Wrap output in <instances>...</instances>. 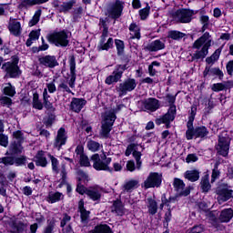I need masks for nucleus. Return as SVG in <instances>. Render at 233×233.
Wrapping results in <instances>:
<instances>
[{
	"label": "nucleus",
	"instance_id": "1",
	"mask_svg": "<svg viewBox=\"0 0 233 233\" xmlns=\"http://www.w3.org/2000/svg\"><path fill=\"white\" fill-rule=\"evenodd\" d=\"M210 46H212V36L206 32L193 44V47L197 49L193 54V59H205L208 56Z\"/></svg>",
	"mask_w": 233,
	"mask_h": 233
},
{
	"label": "nucleus",
	"instance_id": "2",
	"mask_svg": "<svg viewBox=\"0 0 233 233\" xmlns=\"http://www.w3.org/2000/svg\"><path fill=\"white\" fill-rule=\"evenodd\" d=\"M116 116L114 110L106 111L102 115V127L100 130L101 137H108V134L112 131V127L116 122Z\"/></svg>",
	"mask_w": 233,
	"mask_h": 233
},
{
	"label": "nucleus",
	"instance_id": "3",
	"mask_svg": "<svg viewBox=\"0 0 233 233\" xmlns=\"http://www.w3.org/2000/svg\"><path fill=\"white\" fill-rule=\"evenodd\" d=\"M166 101L170 106L169 109L166 115L157 120V125H168L169 123H172L174 119H176V105H174V103H176V96L167 95L166 96Z\"/></svg>",
	"mask_w": 233,
	"mask_h": 233
},
{
	"label": "nucleus",
	"instance_id": "4",
	"mask_svg": "<svg viewBox=\"0 0 233 233\" xmlns=\"http://www.w3.org/2000/svg\"><path fill=\"white\" fill-rule=\"evenodd\" d=\"M46 39L55 46H68V34L66 31L53 32L46 35Z\"/></svg>",
	"mask_w": 233,
	"mask_h": 233
},
{
	"label": "nucleus",
	"instance_id": "5",
	"mask_svg": "<svg viewBox=\"0 0 233 233\" xmlns=\"http://www.w3.org/2000/svg\"><path fill=\"white\" fill-rule=\"evenodd\" d=\"M91 161L93 162V168L95 170H110V163H112L111 157H106V154H103L101 157H99V154H94L91 157Z\"/></svg>",
	"mask_w": 233,
	"mask_h": 233
},
{
	"label": "nucleus",
	"instance_id": "6",
	"mask_svg": "<svg viewBox=\"0 0 233 233\" xmlns=\"http://www.w3.org/2000/svg\"><path fill=\"white\" fill-rule=\"evenodd\" d=\"M19 63V58L17 56H13L12 61L5 63L2 66V69L6 72L9 77H19L21 75V71L19 70V66H17Z\"/></svg>",
	"mask_w": 233,
	"mask_h": 233
},
{
	"label": "nucleus",
	"instance_id": "7",
	"mask_svg": "<svg viewBox=\"0 0 233 233\" xmlns=\"http://www.w3.org/2000/svg\"><path fill=\"white\" fill-rule=\"evenodd\" d=\"M228 150H230V137L227 136V133H222L218 136V142L217 145L218 154L227 157L228 156Z\"/></svg>",
	"mask_w": 233,
	"mask_h": 233
},
{
	"label": "nucleus",
	"instance_id": "8",
	"mask_svg": "<svg viewBox=\"0 0 233 233\" xmlns=\"http://www.w3.org/2000/svg\"><path fill=\"white\" fill-rule=\"evenodd\" d=\"M163 181V177L159 173L151 172L149 173L147 179L142 184V188H157L161 187V182Z\"/></svg>",
	"mask_w": 233,
	"mask_h": 233
},
{
	"label": "nucleus",
	"instance_id": "9",
	"mask_svg": "<svg viewBox=\"0 0 233 233\" xmlns=\"http://www.w3.org/2000/svg\"><path fill=\"white\" fill-rule=\"evenodd\" d=\"M217 194V201L218 205H223V203H227L228 199L233 198V190L228 187V186H220L216 190Z\"/></svg>",
	"mask_w": 233,
	"mask_h": 233
},
{
	"label": "nucleus",
	"instance_id": "10",
	"mask_svg": "<svg viewBox=\"0 0 233 233\" xmlns=\"http://www.w3.org/2000/svg\"><path fill=\"white\" fill-rule=\"evenodd\" d=\"M125 8V2L116 0L115 3L109 5L107 13L112 19H119L123 15V9Z\"/></svg>",
	"mask_w": 233,
	"mask_h": 233
},
{
	"label": "nucleus",
	"instance_id": "11",
	"mask_svg": "<svg viewBox=\"0 0 233 233\" xmlns=\"http://www.w3.org/2000/svg\"><path fill=\"white\" fill-rule=\"evenodd\" d=\"M194 11L190 9H178L173 14V19L177 23H190Z\"/></svg>",
	"mask_w": 233,
	"mask_h": 233
},
{
	"label": "nucleus",
	"instance_id": "12",
	"mask_svg": "<svg viewBox=\"0 0 233 233\" xmlns=\"http://www.w3.org/2000/svg\"><path fill=\"white\" fill-rule=\"evenodd\" d=\"M140 106L144 112H156L157 110H159L161 104L157 98L149 97L142 100L140 102Z\"/></svg>",
	"mask_w": 233,
	"mask_h": 233
},
{
	"label": "nucleus",
	"instance_id": "13",
	"mask_svg": "<svg viewBox=\"0 0 233 233\" xmlns=\"http://www.w3.org/2000/svg\"><path fill=\"white\" fill-rule=\"evenodd\" d=\"M111 48H114V38L108 37V31L105 29L97 45V50L99 52L103 50L108 51Z\"/></svg>",
	"mask_w": 233,
	"mask_h": 233
},
{
	"label": "nucleus",
	"instance_id": "14",
	"mask_svg": "<svg viewBox=\"0 0 233 233\" xmlns=\"http://www.w3.org/2000/svg\"><path fill=\"white\" fill-rule=\"evenodd\" d=\"M13 137L15 139L14 143L11 144L9 150L13 154H21L23 152V146L21 144L23 143V132L20 130L13 132Z\"/></svg>",
	"mask_w": 233,
	"mask_h": 233
},
{
	"label": "nucleus",
	"instance_id": "15",
	"mask_svg": "<svg viewBox=\"0 0 233 233\" xmlns=\"http://www.w3.org/2000/svg\"><path fill=\"white\" fill-rule=\"evenodd\" d=\"M127 70V66L120 65L116 66L115 71L106 78V85H113V83H117L121 77H123V73Z\"/></svg>",
	"mask_w": 233,
	"mask_h": 233
},
{
	"label": "nucleus",
	"instance_id": "16",
	"mask_svg": "<svg viewBox=\"0 0 233 233\" xmlns=\"http://www.w3.org/2000/svg\"><path fill=\"white\" fill-rule=\"evenodd\" d=\"M173 186L178 196L187 197L190 194V187H185V182L179 178L174 179Z\"/></svg>",
	"mask_w": 233,
	"mask_h": 233
},
{
	"label": "nucleus",
	"instance_id": "17",
	"mask_svg": "<svg viewBox=\"0 0 233 233\" xmlns=\"http://www.w3.org/2000/svg\"><path fill=\"white\" fill-rule=\"evenodd\" d=\"M66 139H68V136H66V129H65V127H60L55 139L56 148H58L59 150L64 145H66Z\"/></svg>",
	"mask_w": 233,
	"mask_h": 233
},
{
	"label": "nucleus",
	"instance_id": "18",
	"mask_svg": "<svg viewBox=\"0 0 233 233\" xmlns=\"http://www.w3.org/2000/svg\"><path fill=\"white\" fill-rule=\"evenodd\" d=\"M137 86V83L134 78H128L119 85V92L121 94H127V92H132Z\"/></svg>",
	"mask_w": 233,
	"mask_h": 233
},
{
	"label": "nucleus",
	"instance_id": "19",
	"mask_svg": "<svg viewBox=\"0 0 233 233\" xmlns=\"http://www.w3.org/2000/svg\"><path fill=\"white\" fill-rule=\"evenodd\" d=\"M171 203H176V198H170L168 200L167 198L162 197V203L160 205V208H163V207L168 208V211L165 215V220L167 223L172 219V212L170 211V208H172Z\"/></svg>",
	"mask_w": 233,
	"mask_h": 233
},
{
	"label": "nucleus",
	"instance_id": "20",
	"mask_svg": "<svg viewBox=\"0 0 233 233\" xmlns=\"http://www.w3.org/2000/svg\"><path fill=\"white\" fill-rule=\"evenodd\" d=\"M40 65H43V66H46L47 68H55V66H57L59 63H57V59H56V56H46L41 58H39Z\"/></svg>",
	"mask_w": 233,
	"mask_h": 233
},
{
	"label": "nucleus",
	"instance_id": "21",
	"mask_svg": "<svg viewBox=\"0 0 233 233\" xmlns=\"http://www.w3.org/2000/svg\"><path fill=\"white\" fill-rule=\"evenodd\" d=\"M101 192H103V188L99 186H95L86 190V196L93 201H98V199H101Z\"/></svg>",
	"mask_w": 233,
	"mask_h": 233
},
{
	"label": "nucleus",
	"instance_id": "22",
	"mask_svg": "<svg viewBox=\"0 0 233 233\" xmlns=\"http://www.w3.org/2000/svg\"><path fill=\"white\" fill-rule=\"evenodd\" d=\"M133 152V157H135L137 161V169L141 170V152L139 151H134V146L129 145L126 150V156L128 157Z\"/></svg>",
	"mask_w": 233,
	"mask_h": 233
},
{
	"label": "nucleus",
	"instance_id": "23",
	"mask_svg": "<svg viewBox=\"0 0 233 233\" xmlns=\"http://www.w3.org/2000/svg\"><path fill=\"white\" fill-rule=\"evenodd\" d=\"M65 199V195L59 191H50L46 197L47 203H58V201H62Z\"/></svg>",
	"mask_w": 233,
	"mask_h": 233
},
{
	"label": "nucleus",
	"instance_id": "24",
	"mask_svg": "<svg viewBox=\"0 0 233 233\" xmlns=\"http://www.w3.org/2000/svg\"><path fill=\"white\" fill-rule=\"evenodd\" d=\"M85 105H86V100L83 98H73L71 101V109L73 112H76L78 114L80 110H83Z\"/></svg>",
	"mask_w": 233,
	"mask_h": 233
},
{
	"label": "nucleus",
	"instance_id": "25",
	"mask_svg": "<svg viewBox=\"0 0 233 233\" xmlns=\"http://www.w3.org/2000/svg\"><path fill=\"white\" fill-rule=\"evenodd\" d=\"M217 76L218 77H219V79H223V71H221V69L218 68V67H213L211 68L210 66H207L205 67V70L203 72V76L204 77H207V76Z\"/></svg>",
	"mask_w": 233,
	"mask_h": 233
},
{
	"label": "nucleus",
	"instance_id": "26",
	"mask_svg": "<svg viewBox=\"0 0 233 233\" xmlns=\"http://www.w3.org/2000/svg\"><path fill=\"white\" fill-rule=\"evenodd\" d=\"M207 136H208V129H207L205 126L197 127L193 129L192 139L194 137H200L203 139V137H207Z\"/></svg>",
	"mask_w": 233,
	"mask_h": 233
},
{
	"label": "nucleus",
	"instance_id": "27",
	"mask_svg": "<svg viewBox=\"0 0 233 233\" xmlns=\"http://www.w3.org/2000/svg\"><path fill=\"white\" fill-rule=\"evenodd\" d=\"M35 163L36 167H46L48 165V162L46 161V157L45 156V151L40 150L36 153L35 157Z\"/></svg>",
	"mask_w": 233,
	"mask_h": 233
},
{
	"label": "nucleus",
	"instance_id": "28",
	"mask_svg": "<svg viewBox=\"0 0 233 233\" xmlns=\"http://www.w3.org/2000/svg\"><path fill=\"white\" fill-rule=\"evenodd\" d=\"M129 32L131 39H141V28L139 27V25H137V24H130Z\"/></svg>",
	"mask_w": 233,
	"mask_h": 233
},
{
	"label": "nucleus",
	"instance_id": "29",
	"mask_svg": "<svg viewBox=\"0 0 233 233\" xmlns=\"http://www.w3.org/2000/svg\"><path fill=\"white\" fill-rule=\"evenodd\" d=\"M232 218H233L232 208H226L221 211L218 219L219 221H221V223H228V221H230Z\"/></svg>",
	"mask_w": 233,
	"mask_h": 233
},
{
	"label": "nucleus",
	"instance_id": "30",
	"mask_svg": "<svg viewBox=\"0 0 233 233\" xmlns=\"http://www.w3.org/2000/svg\"><path fill=\"white\" fill-rule=\"evenodd\" d=\"M163 48H165V43L161 42V40H155L147 46V50L149 52H158Z\"/></svg>",
	"mask_w": 233,
	"mask_h": 233
},
{
	"label": "nucleus",
	"instance_id": "31",
	"mask_svg": "<svg viewBox=\"0 0 233 233\" xmlns=\"http://www.w3.org/2000/svg\"><path fill=\"white\" fill-rule=\"evenodd\" d=\"M88 233H114V231H112V228H109L108 225L100 224L95 227V228L89 231Z\"/></svg>",
	"mask_w": 233,
	"mask_h": 233
},
{
	"label": "nucleus",
	"instance_id": "32",
	"mask_svg": "<svg viewBox=\"0 0 233 233\" xmlns=\"http://www.w3.org/2000/svg\"><path fill=\"white\" fill-rule=\"evenodd\" d=\"M111 211L114 212V214H116V216H123V214H125V209L123 208V204L121 203V201L116 200L113 203Z\"/></svg>",
	"mask_w": 233,
	"mask_h": 233
},
{
	"label": "nucleus",
	"instance_id": "33",
	"mask_svg": "<svg viewBox=\"0 0 233 233\" xmlns=\"http://www.w3.org/2000/svg\"><path fill=\"white\" fill-rule=\"evenodd\" d=\"M147 207L148 208V213L151 214V216L157 214V202H156V200L147 198Z\"/></svg>",
	"mask_w": 233,
	"mask_h": 233
},
{
	"label": "nucleus",
	"instance_id": "34",
	"mask_svg": "<svg viewBox=\"0 0 233 233\" xmlns=\"http://www.w3.org/2000/svg\"><path fill=\"white\" fill-rule=\"evenodd\" d=\"M9 30L14 35H19L21 34V23L14 21L9 25Z\"/></svg>",
	"mask_w": 233,
	"mask_h": 233
},
{
	"label": "nucleus",
	"instance_id": "35",
	"mask_svg": "<svg viewBox=\"0 0 233 233\" xmlns=\"http://www.w3.org/2000/svg\"><path fill=\"white\" fill-rule=\"evenodd\" d=\"M186 179H188V181H198L199 179V172L198 170H187L185 173Z\"/></svg>",
	"mask_w": 233,
	"mask_h": 233
},
{
	"label": "nucleus",
	"instance_id": "36",
	"mask_svg": "<svg viewBox=\"0 0 233 233\" xmlns=\"http://www.w3.org/2000/svg\"><path fill=\"white\" fill-rule=\"evenodd\" d=\"M74 5H76V0H69L67 2H64L59 6V11L64 13L69 12V10H72Z\"/></svg>",
	"mask_w": 233,
	"mask_h": 233
},
{
	"label": "nucleus",
	"instance_id": "37",
	"mask_svg": "<svg viewBox=\"0 0 233 233\" xmlns=\"http://www.w3.org/2000/svg\"><path fill=\"white\" fill-rule=\"evenodd\" d=\"M87 148L91 152H97L98 150H101L103 148V145L99 144V142H96L94 140H88L87 141Z\"/></svg>",
	"mask_w": 233,
	"mask_h": 233
},
{
	"label": "nucleus",
	"instance_id": "38",
	"mask_svg": "<svg viewBox=\"0 0 233 233\" xmlns=\"http://www.w3.org/2000/svg\"><path fill=\"white\" fill-rule=\"evenodd\" d=\"M4 94L9 97H14L15 96V87L10 83L5 84Z\"/></svg>",
	"mask_w": 233,
	"mask_h": 233
},
{
	"label": "nucleus",
	"instance_id": "39",
	"mask_svg": "<svg viewBox=\"0 0 233 233\" xmlns=\"http://www.w3.org/2000/svg\"><path fill=\"white\" fill-rule=\"evenodd\" d=\"M11 233H25V224H9Z\"/></svg>",
	"mask_w": 233,
	"mask_h": 233
},
{
	"label": "nucleus",
	"instance_id": "40",
	"mask_svg": "<svg viewBox=\"0 0 233 233\" xmlns=\"http://www.w3.org/2000/svg\"><path fill=\"white\" fill-rule=\"evenodd\" d=\"M33 106L37 110H43V102L39 100V94L37 93L33 94Z\"/></svg>",
	"mask_w": 233,
	"mask_h": 233
},
{
	"label": "nucleus",
	"instance_id": "41",
	"mask_svg": "<svg viewBox=\"0 0 233 233\" xmlns=\"http://www.w3.org/2000/svg\"><path fill=\"white\" fill-rule=\"evenodd\" d=\"M138 184L139 182L137 180H129L124 185V190L126 192H132V190H134Z\"/></svg>",
	"mask_w": 233,
	"mask_h": 233
},
{
	"label": "nucleus",
	"instance_id": "42",
	"mask_svg": "<svg viewBox=\"0 0 233 233\" xmlns=\"http://www.w3.org/2000/svg\"><path fill=\"white\" fill-rule=\"evenodd\" d=\"M167 37L174 40L183 39V37H185V34L179 31H169L167 34Z\"/></svg>",
	"mask_w": 233,
	"mask_h": 233
},
{
	"label": "nucleus",
	"instance_id": "43",
	"mask_svg": "<svg viewBox=\"0 0 233 233\" xmlns=\"http://www.w3.org/2000/svg\"><path fill=\"white\" fill-rule=\"evenodd\" d=\"M200 185L203 192H208L210 190V182L208 180V177H204Z\"/></svg>",
	"mask_w": 233,
	"mask_h": 233
},
{
	"label": "nucleus",
	"instance_id": "44",
	"mask_svg": "<svg viewBox=\"0 0 233 233\" xmlns=\"http://www.w3.org/2000/svg\"><path fill=\"white\" fill-rule=\"evenodd\" d=\"M43 101L46 108H50V106H52V103H50V95H48V89L46 88H45L43 92Z\"/></svg>",
	"mask_w": 233,
	"mask_h": 233
},
{
	"label": "nucleus",
	"instance_id": "45",
	"mask_svg": "<svg viewBox=\"0 0 233 233\" xmlns=\"http://www.w3.org/2000/svg\"><path fill=\"white\" fill-rule=\"evenodd\" d=\"M40 17H41V10L35 11L33 18L29 21V26H35V25L39 23Z\"/></svg>",
	"mask_w": 233,
	"mask_h": 233
},
{
	"label": "nucleus",
	"instance_id": "46",
	"mask_svg": "<svg viewBox=\"0 0 233 233\" xmlns=\"http://www.w3.org/2000/svg\"><path fill=\"white\" fill-rule=\"evenodd\" d=\"M187 130L186 132V137L188 141H190V139H192V132L195 130L194 122L187 121Z\"/></svg>",
	"mask_w": 233,
	"mask_h": 233
},
{
	"label": "nucleus",
	"instance_id": "47",
	"mask_svg": "<svg viewBox=\"0 0 233 233\" xmlns=\"http://www.w3.org/2000/svg\"><path fill=\"white\" fill-rule=\"evenodd\" d=\"M140 19L145 21L150 15V6L147 5L145 8L139 10Z\"/></svg>",
	"mask_w": 233,
	"mask_h": 233
},
{
	"label": "nucleus",
	"instance_id": "48",
	"mask_svg": "<svg viewBox=\"0 0 233 233\" xmlns=\"http://www.w3.org/2000/svg\"><path fill=\"white\" fill-rule=\"evenodd\" d=\"M46 88L49 94H55L57 91V87L56 86V79H53L51 82L46 84Z\"/></svg>",
	"mask_w": 233,
	"mask_h": 233
},
{
	"label": "nucleus",
	"instance_id": "49",
	"mask_svg": "<svg viewBox=\"0 0 233 233\" xmlns=\"http://www.w3.org/2000/svg\"><path fill=\"white\" fill-rule=\"evenodd\" d=\"M115 45L117 50V54L121 56L125 50V43L121 40H115Z\"/></svg>",
	"mask_w": 233,
	"mask_h": 233
},
{
	"label": "nucleus",
	"instance_id": "50",
	"mask_svg": "<svg viewBox=\"0 0 233 233\" xmlns=\"http://www.w3.org/2000/svg\"><path fill=\"white\" fill-rule=\"evenodd\" d=\"M49 157L51 159V163H52V168L54 172H58L59 171V161L57 160V158H56L54 156L49 155Z\"/></svg>",
	"mask_w": 233,
	"mask_h": 233
},
{
	"label": "nucleus",
	"instance_id": "51",
	"mask_svg": "<svg viewBox=\"0 0 233 233\" xmlns=\"http://www.w3.org/2000/svg\"><path fill=\"white\" fill-rule=\"evenodd\" d=\"M35 5H37L35 0H22L20 6L23 8H30V6H35Z\"/></svg>",
	"mask_w": 233,
	"mask_h": 233
},
{
	"label": "nucleus",
	"instance_id": "52",
	"mask_svg": "<svg viewBox=\"0 0 233 233\" xmlns=\"http://www.w3.org/2000/svg\"><path fill=\"white\" fill-rule=\"evenodd\" d=\"M79 163L81 167H90V159H88V157L86 155H82L79 157Z\"/></svg>",
	"mask_w": 233,
	"mask_h": 233
},
{
	"label": "nucleus",
	"instance_id": "53",
	"mask_svg": "<svg viewBox=\"0 0 233 233\" xmlns=\"http://www.w3.org/2000/svg\"><path fill=\"white\" fill-rule=\"evenodd\" d=\"M40 35H41V29H36L30 32L29 38L32 39L33 41H37Z\"/></svg>",
	"mask_w": 233,
	"mask_h": 233
},
{
	"label": "nucleus",
	"instance_id": "54",
	"mask_svg": "<svg viewBox=\"0 0 233 233\" xmlns=\"http://www.w3.org/2000/svg\"><path fill=\"white\" fill-rule=\"evenodd\" d=\"M205 230L203 225L195 226L187 230V233H201Z\"/></svg>",
	"mask_w": 233,
	"mask_h": 233
},
{
	"label": "nucleus",
	"instance_id": "55",
	"mask_svg": "<svg viewBox=\"0 0 233 233\" xmlns=\"http://www.w3.org/2000/svg\"><path fill=\"white\" fill-rule=\"evenodd\" d=\"M218 164L216 163L211 175V183H214V181H216L218 177H219V170H218Z\"/></svg>",
	"mask_w": 233,
	"mask_h": 233
},
{
	"label": "nucleus",
	"instance_id": "56",
	"mask_svg": "<svg viewBox=\"0 0 233 233\" xmlns=\"http://www.w3.org/2000/svg\"><path fill=\"white\" fill-rule=\"evenodd\" d=\"M0 163H3L4 165H14L15 159L12 157H4L0 158Z\"/></svg>",
	"mask_w": 233,
	"mask_h": 233
},
{
	"label": "nucleus",
	"instance_id": "57",
	"mask_svg": "<svg viewBox=\"0 0 233 233\" xmlns=\"http://www.w3.org/2000/svg\"><path fill=\"white\" fill-rule=\"evenodd\" d=\"M57 89L61 92H67L68 94L72 93V90H70V87H68V85L65 82L60 83Z\"/></svg>",
	"mask_w": 233,
	"mask_h": 233
},
{
	"label": "nucleus",
	"instance_id": "58",
	"mask_svg": "<svg viewBox=\"0 0 233 233\" xmlns=\"http://www.w3.org/2000/svg\"><path fill=\"white\" fill-rule=\"evenodd\" d=\"M0 145L1 147H8V136L0 133Z\"/></svg>",
	"mask_w": 233,
	"mask_h": 233
},
{
	"label": "nucleus",
	"instance_id": "59",
	"mask_svg": "<svg viewBox=\"0 0 233 233\" xmlns=\"http://www.w3.org/2000/svg\"><path fill=\"white\" fill-rule=\"evenodd\" d=\"M198 155L196 154H189L186 157V163H196V161H198Z\"/></svg>",
	"mask_w": 233,
	"mask_h": 233
},
{
	"label": "nucleus",
	"instance_id": "60",
	"mask_svg": "<svg viewBox=\"0 0 233 233\" xmlns=\"http://www.w3.org/2000/svg\"><path fill=\"white\" fill-rule=\"evenodd\" d=\"M213 92H221L222 90H225V85L221 83L214 84L212 86Z\"/></svg>",
	"mask_w": 233,
	"mask_h": 233
},
{
	"label": "nucleus",
	"instance_id": "61",
	"mask_svg": "<svg viewBox=\"0 0 233 233\" xmlns=\"http://www.w3.org/2000/svg\"><path fill=\"white\" fill-rule=\"evenodd\" d=\"M85 148L83 147V146H77L76 150H75V154L76 157H81L82 156H85Z\"/></svg>",
	"mask_w": 233,
	"mask_h": 233
},
{
	"label": "nucleus",
	"instance_id": "62",
	"mask_svg": "<svg viewBox=\"0 0 233 233\" xmlns=\"http://www.w3.org/2000/svg\"><path fill=\"white\" fill-rule=\"evenodd\" d=\"M15 163L17 167H21V165H25V163H26V157H20L15 158Z\"/></svg>",
	"mask_w": 233,
	"mask_h": 233
},
{
	"label": "nucleus",
	"instance_id": "63",
	"mask_svg": "<svg viewBox=\"0 0 233 233\" xmlns=\"http://www.w3.org/2000/svg\"><path fill=\"white\" fill-rule=\"evenodd\" d=\"M86 187H85V186L81 185V184H77V187H76V192L78 194H81L83 196V194H86Z\"/></svg>",
	"mask_w": 233,
	"mask_h": 233
},
{
	"label": "nucleus",
	"instance_id": "64",
	"mask_svg": "<svg viewBox=\"0 0 233 233\" xmlns=\"http://www.w3.org/2000/svg\"><path fill=\"white\" fill-rule=\"evenodd\" d=\"M226 68H227V72L229 76H232L233 74V60L229 61L227 66H226Z\"/></svg>",
	"mask_w": 233,
	"mask_h": 233
}]
</instances>
